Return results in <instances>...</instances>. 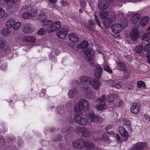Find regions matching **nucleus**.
<instances>
[{"instance_id": "nucleus-1", "label": "nucleus", "mask_w": 150, "mask_h": 150, "mask_svg": "<svg viewBox=\"0 0 150 150\" xmlns=\"http://www.w3.org/2000/svg\"><path fill=\"white\" fill-rule=\"evenodd\" d=\"M80 80L82 82L92 85L96 90H98L101 85L100 82L93 77L83 76L80 78Z\"/></svg>"}, {"instance_id": "nucleus-2", "label": "nucleus", "mask_w": 150, "mask_h": 150, "mask_svg": "<svg viewBox=\"0 0 150 150\" xmlns=\"http://www.w3.org/2000/svg\"><path fill=\"white\" fill-rule=\"evenodd\" d=\"M87 119V122L89 124L97 122L101 123L103 122V119L100 116L95 115L93 112L89 113Z\"/></svg>"}, {"instance_id": "nucleus-3", "label": "nucleus", "mask_w": 150, "mask_h": 150, "mask_svg": "<svg viewBox=\"0 0 150 150\" xmlns=\"http://www.w3.org/2000/svg\"><path fill=\"white\" fill-rule=\"evenodd\" d=\"M75 130L76 134L81 137H88L91 135L90 131L85 127L77 126Z\"/></svg>"}, {"instance_id": "nucleus-4", "label": "nucleus", "mask_w": 150, "mask_h": 150, "mask_svg": "<svg viewBox=\"0 0 150 150\" xmlns=\"http://www.w3.org/2000/svg\"><path fill=\"white\" fill-rule=\"evenodd\" d=\"M86 142L82 139H76L72 143L73 148L78 149H82L85 147Z\"/></svg>"}, {"instance_id": "nucleus-5", "label": "nucleus", "mask_w": 150, "mask_h": 150, "mask_svg": "<svg viewBox=\"0 0 150 150\" xmlns=\"http://www.w3.org/2000/svg\"><path fill=\"white\" fill-rule=\"evenodd\" d=\"M38 13V11L36 9L31 8L28 11L23 13L22 15V17L23 18H33L36 16Z\"/></svg>"}, {"instance_id": "nucleus-6", "label": "nucleus", "mask_w": 150, "mask_h": 150, "mask_svg": "<svg viewBox=\"0 0 150 150\" xmlns=\"http://www.w3.org/2000/svg\"><path fill=\"white\" fill-rule=\"evenodd\" d=\"M84 53L85 55V57L87 59L89 62L91 64H93V61L94 55L93 52L91 49H87L84 50Z\"/></svg>"}, {"instance_id": "nucleus-7", "label": "nucleus", "mask_w": 150, "mask_h": 150, "mask_svg": "<svg viewBox=\"0 0 150 150\" xmlns=\"http://www.w3.org/2000/svg\"><path fill=\"white\" fill-rule=\"evenodd\" d=\"M61 23L59 21L55 22L47 27L46 29L48 33H52L59 29L61 27Z\"/></svg>"}, {"instance_id": "nucleus-8", "label": "nucleus", "mask_w": 150, "mask_h": 150, "mask_svg": "<svg viewBox=\"0 0 150 150\" xmlns=\"http://www.w3.org/2000/svg\"><path fill=\"white\" fill-rule=\"evenodd\" d=\"M106 83L109 85L110 87L115 88L117 89H120L122 87L120 83L117 80H109L105 81Z\"/></svg>"}, {"instance_id": "nucleus-9", "label": "nucleus", "mask_w": 150, "mask_h": 150, "mask_svg": "<svg viewBox=\"0 0 150 150\" xmlns=\"http://www.w3.org/2000/svg\"><path fill=\"white\" fill-rule=\"evenodd\" d=\"M83 92L85 93V96L87 98L91 99L95 96L94 93L90 90L88 86L84 85L83 87Z\"/></svg>"}, {"instance_id": "nucleus-10", "label": "nucleus", "mask_w": 150, "mask_h": 150, "mask_svg": "<svg viewBox=\"0 0 150 150\" xmlns=\"http://www.w3.org/2000/svg\"><path fill=\"white\" fill-rule=\"evenodd\" d=\"M147 146L145 142H139L133 144L132 147V150H142Z\"/></svg>"}, {"instance_id": "nucleus-11", "label": "nucleus", "mask_w": 150, "mask_h": 150, "mask_svg": "<svg viewBox=\"0 0 150 150\" xmlns=\"http://www.w3.org/2000/svg\"><path fill=\"white\" fill-rule=\"evenodd\" d=\"M74 120L79 125L83 126L85 125L87 121L85 118L78 115L75 116Z\"/></svg>"}, {"instance_id": "nucleus-12", "label": "nucleus", "mask_w": 150, "mask_h": 150, "mask_svg": "<svg viewBox=\"0 0 150 150\" xmlns=\"http://www.w3.org/2000/svg\"><path fill=\"white\" fill-rule=\"evenodd\" d=\"M139 36V31L137 28H134L131 32L130 36L133 40H136Z\"/></svg>"}, {"instance_id": "nucleus-13", "label": "nucleus", "mask_w": 150, "mask_h": 150, "mask_svg": "<svg viewBox=\"0 0 150 150\" xmlns=\"http://www.w3.org/2000/svg\"><path fill=\"white\" fill-rule=\"evenodd\" d=\"M7 6V10L10 11L14 8V5L18 1V0H4Z\"/></svg>"}, {"instance_id": "nucleus-14", "label": "nucleus", "mask_w": 150, "mask_h": 150, "mask_svg": "<svg viewBox=\"0 0 150 150\" xmlns=\"http://www.w3.org/2000/svg\"><path fill=\"white\" fill-rule=\"evenodd\" d=\"M68 32V30L67 28H63L57 32L56 35L58 38L61 39H64L67 35Z\"/></svg>"}, {"instance_id": "nucleus-15", "label": "nucleus", "mask_w": 150, "mask_h": 150, "mask_svg": "<svg viewBox=\"0 0 150 150\" xmlns=\"http://www.w3.org/2000/svg\"><path fill=\"white\" fill-rule=\"evenodd\" d=\"M111 28L113 32L117 34L121 31L122 27L120 24L115 23L112 25Z\"/></svg>"}, {"instance_id": "nucleus-16", "label": "nucleus", "mask_w": 150, "mask_h": 150, "mask_svg": "<svg viewBox=\"0 0 150 150\" xmlns=\"http://www.w3.org/2000/svg\"><path fill=\"white\" fill-rule=\"evenodd\" d=\"M140 106L137 103H134L131 108V111L133 113L137 114L140 110Z\"/></svg>"}, {"instance_id": "nucleus-17", "label": "nucleus", "mask_w": 150, "mask_h": 150, "mask_svg": "<svg viewBox=\"0 0 150 150\" xmlns=\"http://www.w3.org/2000/svg\"><path fill=\"white\" fill-rule=\"evenodd\" d=\"M94 144L90 141L86 142L85 147L88 149H93V150H103L100 148L98 147H95Z\"/></svg>"}, {"instance_id": "nucleus-18", "label": "nucleus", "mask_w": 150, "mask_h": 150, "mask_svg": "<svg viewBox=\"0 0 150 150\" xmlns=\"http://www.w3.org/2000/svg\"><path fill=\"white\" fill-rule=\"evenodd\" d=\"M118 131L120 134L124 138H127L128 137L129 135L123 126L119 127Z\"/></svg>"}, {"instance_id": "nucleus-19", "label": "nucleus", "mask_w": 150, "mask_h": 150, "mask_svg": "<svg viewBox=\"0 0 150 150\" xmlns=\"http://www.w3.org/2000/svg\"><path fill=\"white\" fill-rule=\"evenodd\" d=\"M109 7V4L106 1H100L98 4V7L99 9L104 10Z\"/></svg>"}, {"instance_id": "nucleus-20", "label": "nucleus", "mask_w": 150, "mask_h": 150, "mask_svg": "<svg viewBox=\"0 0 150 150\" xmlns=\"http://www.w3.org/2000/svg\"><path fill=\"white\" fill-rule=\"evenodd\" d=\"M103 71L102 68L100 66H97L96 67L95 72V76L97 78H99L101 75Z\"/></svg>"}, {"instance_id": "nucleus-21", "label": "nucleus", "mask_w": 150, "mask_h": 150, "mask_svg": "<svg viewBox=\"0 0 150 150\" xmlns=\"http://www.w3.org/2000/svg\"><path fill=\"white\" fill-rule=\"evenodd\" d=\"M141 17V15L138 13L134 15L132 17L130 21L131 23L132 24H135L138 22Z\"/></svg>"}, {"instance_id": "nucleus-22", "label": "nucleus", "mask_w": 150, "mask_h": 150, "mask_svg": "<svg viewBox=\"0 0 150 150\" xmlns=\"http://www.w3.org/2000/svg\"><path fill=\"white\" fill-rule=\"evenodd\" d=\"M22 30L26 34L31 33V29L30 25L29 24H25L24 27L23 28Z\"/></svg>"}, {"instance_id": "nucleus-23", "label": "nucleus", "mask_w": 150, "mask_h": 150, "mask_svg": "<svg viewBox=\"0 0 150 150\" xmlns=\"http://www.w3.org/2000/svg\"><path fill=\"white\" fill-rule=\"evenodd\" d=\"M79 102V103L83 107L84 109L85 108L87 110L89 109V103L86 99H81Z\"/></svg>"}, {"instance_id": "nucleus-24", "label": "nucleus", "mask_w": 150, "mask_h": 150, "mask_svg": "<svg viewBox=\"0 0 150 150\" xmlns=\"http://www.w3.org/2000/svg\"><path fill=\"white\" fill-rule=\"evenodd\" d=\"M69 38L70 40L74 42H76L79 41V38L75 34H70L69 35Z\"/></svg>"}, {"instance_id": "nucleus-25", "label": "nucleus", "mask_w": 150, "mask_h": 150, "mask_svg": "<svg viewBox=\"0 0 150 150\" xmlns=\"http://www.w3.org/2000/svg\"><path fill=\"white\" fill-rule=\"evenodd\" d=\"M118 96L115 93L110 94L109 96H107L106 98V100L109 103L112 102L114 100V98H117Z\"/></svg>"}, {"instance_id": "nucleus-26", "label": "nucleus", "mask_w": 150, "mask_h": 150, "mask_svg": "<svg viewBox=\"0 0 150 150\" xmlns=\"http://www.w3.org/2000/svg\"><path fill=\"white\" fill-rule=\"evenodd\" d=\"M149 19V18L148 16L143 17L140 22V25L143 26L146 25L148 23Z\"/></svg>"}, {"instance_id": "nucleus-27", "label": "nucleus", "mask_w": 150, "mask_h": 150, "mask_svg": "<svg viewBox=\"0 0 150 150\" xmlns=\"http://www.w3.org/2000/svg\"><path fill=\"white\" fill-rule=\"evenodd\" d=\"M84 109L83 107L78 102V104H76L74 107V110L77 113H80L79 112L81 111Z\"/></svg>"}, {"instance_id": "nucleus-28", "label": "nucleus", "mask_w": 150, "mask_h": 150, "mask_svg": "<svg viewBox=\"0 0 150 150\" xmlns=\"http://www.w3.org/2000/svg\"><path fill=\"white\" fill-rule=\"evenodd\" d=\"M106 107L105 102H103L99 103L96 106L95 108L97 109L101 110L105 109Z\"/></svg>"}, {"instance_id": "nucleus-29", "label": "nucleus", "mask_w": 150, "mask_h": 150, "mask_svg": "<svg viewBox=\"0 0 150 150\" xmlns=\"http://www.w3.org/2000/svg\"><path fill=\"white\" fill-rule=\"evenodd\" d=\"M112 19L110 17L107 18H106L103 21L105 26L108 28L109 27L110 24L112 23Z\"/></svg>"}, {"instance_id": "nucleus-30", "label": "nucleus", "mask_w": 150, "mask_h": 150, "mask_svg": "<svg viewBox=\"0 0 150 150\" xmlns=\"http://www.w3.org/2000/svg\"><path fill=\"white\" fill-rule=\"evenodd\" d=\"M143 50V46L142 45L136 46L133 49L134 51L136 53L139 54L141 53Z\"/></svg>"}, {"instance_id": "nucleus-31", "label": "nucleus", "mask_w": 150, "mask_h": 150, "mask_svg": "<svg viewBox=\"0 0 150 150\" xmlns=\"http://www.w3.org/2000/svg\"><path fill=\"white\" fill-rule=\"evenodd\" d=\"M15 21L13 19H11L9 20L6 23V26L8 28H12Z\"/></svg>"}, {"instance_id": "nucleus-32", "label": "nucleus", "mask_w": 150, "mask_h": 150, "mask_svg": "<svg viewBox=\"0 0 150 150\" xmlns=\"http://www.w3.org/2000/svg\"><path fill=\"white\" fill-rule=\"evenodd\" d=\"M88 45V43L86 41H83L78 45V47L79 49H83L86 48Z\"/></svg>"}, {"instance_id": "nucleus-33", "label": "nucleus", "mask_w": 150, "mask_h": 150, "mask_svg": "<svg viewBox=\"0 0 150 150\" xmlns=\"http://www.w3.org/2000/svg\"><path fill=\"white\" fill-rule=\"evenodd\" d=\"M108 13L107 12L100 11L99 15L101 18L105 19L108 16Z\"/></svg>"}, {"instance_id": "nucleus-34", "label": "nucleus", "mask_w": 150, "mask_h": 150, "mask_svg": "<svg viewBox=\"0 0 150 150\" xmlns=\"http://www.w3.org/2000/svg\"><path fill=\"white\" fill-rule=\"evenodd\" d=\"M38 19L41 22L47 19L45 13L42 11L40 12L38 15Z\"/></svg>"}, {"instance_id": "nucleus-35", "label": "nucleus", "mask_w": 150, "mask_h": 150, "mask_svg": "<svg viewBox=\"0 0 150 150\" xmlns=\"http://www.w3.org/2000/svg\"><path fill=\"white\" fill-rule=\"evenodd\" d=\"M117 69L121 71H123L126 69L124 63L122 62H120L117 64Z\"/></svg>"}, {"instance_id": "nucleus-36", "label": "nucleus", "mask_w": 150, "mask_h": 150, "mask_svg": "<svg viewBox=\"0 0 150 150\" xmlns=\"http://www.w3.org/2000/svg\"><path fill=\"white\" fill-rule=\"evenodd\" d=\"M77 92V91L75 89L70 90L68 93L69 97L70 98H72L74 97V95L76 94Z\"/></svg>"}, {"instance_id": "nucleus-37", "label": "nucleus", "mask_w": 150, "mask_h": 150, "mask_svg": "<svg viewBox=\"0 0 150 150\" xmlns=\"http://www.w3.org/2000/svg\"><path fill=\"white\" fill-rule=\"evenodd\" d=\"M137 87L139 88H144L146 87V86L145 83L143 81H139L137 82Z\"/></svg>"}, {"instance_id": "nucleus-38", "label": "nucleus", "mask_w": 150, "mask_h": 150, "mask_svg": "<svg viewBox=\"0 0 150 150\" xmlns=\"http://www.w3.org/2000/svg\"><path fill=\"white\" fill-rule=\"evenodd\" d=\"M14 25L12 28L14 30H17L19 29L21 25V23L20 22L15 21V23L14 24Z\"/></svg>"}, {"instance_id": "nucleus-39", "label": "nucleus", "mask_w": 150, "mask_h": 150, "mask_svg": "<svg viewBox=\"0 0 150 150\" xmlns=\"http://www.w3.org/2000/svg\"><path fill=\"white\" fill-rule=\"evenodd\" d=\"M41 22L43 26H47L48 25L51 24L52 23L51 20H49L47 19H45Z\"/></svg>"}, {"instance_id": "nucleus-40", "label": "nucleus", "mask_w": 150, "mask_h": 150, "mask_svg": "<svg viewBox=\"0 0 150 150\" xmlns=\"http://www.w3.org/2000/svg\"><path fill=\"white\" fill-rule=\"evenodd\" d=\"M1 33L3 35L7 36L10 33V30L7 28H3L1 30Z\"/></svg>"}, {"instance_id": "nucleus-41", "label": "nucleus", "mask_w": 150, "mask_h": 150, "mask_svg": "<svg viewBox=\"0 0 150 150\" xmlns=\"http://www.w3.org/2000/svg\"><path fill=\"white\" fill-rule=\"evenodd\" d=\"M25 40L27 42H33L35 40V38L33 37L28 36L25 38Z\"/></svg>"}, {"instance_id": "nucleus-42", "label": "nucleus", "mask_w": 150, "mask_h": 150, "mask_svg": "<svg viewBox=\"0 0 150 150\" xmlns=\"http://www.w3.org/2000/svg\"><path fill=\"white\" fill-rule=\"evenodd\" d=\"M121 25L122 28L126 27L128 25V23L127 20L126 19H123L121 22Z\"/></svg>"}, {"instance_id": "nucleus-43", "label": "nucleus", "mask_w": 150, "mask_h": 150, "mask_svg": "<svg viewBox=\"0 0 150 150\" xmlns=\"http://www.w3.org/2000/svg\"><path fill=\"white\" fill-rule=\"evenodd\" d=\"M104 69L110 74H112V70L110 68L108 65L107 64H104Z\"/></svg>"}, {"instance_id": "nucleus-44", "label": "nucleus", "mask_w": 150, "mask_h": 150, "mask_svg": "<svg viewBox=\"0 0 150 150\" xmlns=\"http://www.w3.org/2000/svg\"><path fill=\"white\" fill-rule=\"evenodd\" d=\"M45 33V31L44 29L43 28H41L40 29L38 32V34L41 35H43Z\"/></svg>"}, {"instance_id": "nucleus-45", "label": "nucleus", "mask_w": 150, "mask_h": 150, "mask_svg": "<svg viewBox=\"0 0 150 150\" xmlns=\"http://www.w3.org/2000/svg\"><path fill=\"white\" fill-rule=\"evenodd\" d=\"M5 13V11L4 9L1 8H0V19L4 17Z\"/></svg>"}, {"instance_id": "nucleus-46", "label": "nucleus", "mask_w": 150, "mask_h": 150, "mask_svg": "<svg viewBox=\"0 0 150 150\" xmlns=\"http://www.w3.org/2000/svg\"><path fill=\"white\" fill-rule=\"evenodd\" d=\"M144 50L146 52H149L150 51V43H149L144 46Z\"/></svg>"}, {"instance_id": "nucleus-47", "label": "nucleus", "mask_w": 150, "mask_h": 150, "mask_svg": "<svg viewBox=\"0 0 150 150\" xmlns=\"http://www.w3.org/2000/svg\"><path fill=\"white\" fill-rule=\"evenodd\" d=\"M105 98V96L103 95L102 96L98 98V100L100 102H104Z\"/></svg>"}, {"instance_id": "nucleus-48", "label": "nucleus", "mask_w": 150, "mask_h": 150, "mask_svg": "<svg viewBox=\"0 0 150 150\" xmlns=\"http://www.w3.org/2000/svg\"><path fill=\"white\" fill-rule=\"evenodd\" d=\"M123 71L125 74V78L128 77L130 74V73L128 71L126 68Z\"/></svg>"}, {"instance_id": "nucleus-49", "label": "nucleus", "mask_w": 150, "mask_h": 150, "mask_svg": "<svg viewBox=\"0 0 150 150\" xmlns=\"http://www.w3.org/2000/svg\"><path fill=\"white\" fill-rule=\"evenodd\" d=\"M94 16H95V21L97 23V24L99 27H101V25L100 24L98 17L96 16V14H94Z\"/></svg>"}, {"instance_id": "nucleus-50", "label": "nucleus", "mask_w": 150, "mask_h": 150, "mask_svg": "<svg viewBox=\"0 0 150 150\" xmlns=\"http://www.w3.org/2000/svg\"><path fill=\"white\" fill-rule=\"evenodd\" d=\"M102 137L103 139L105 141L108 140V136L106 134H103Z\"/></svg>"}, {"instance_id": "nucleus-51", "label": "nucleus", "mask_w": 150, "mask_h": 150, "mask_svg": "<svg viewBox=\"0 0 150 150\" xmlns=\"http://www.w3.org/2000/svg\"><path fill=\"white\" fill-rule=\"evenodd\" d=\"M80 3L82 7L85 8L86 5L85 0H82L80 2Z\"/></svg>"}, {"instance_id": "nucleus-52", "label": "nucleus", "mask_w": 150, "mask_h": 150, "mask_svg": "<svg viewBox=\"0 0 150 150\" xmlns=\"http://www.w3.org/2000/svg\"><path fill=\"white\" fill-rule=\"evenodd\" d=\"M125 124L124 125H126L127 126H129L131 125V122L130 121L127 120H125L124 121Z\"/></svg>"}, {"instance_id": "nucleus-53", "label": "nucleus", "mask_w": 150, "mask_h": 150, "mask_svg": "<svg viewBox=\"0 0 150 150\" xmlns=\"http://www.w3.org/2000/svg\"><path fill=\"white\" fill-rule=\"evenodd\" d=\"M66 106L67 107H71L72 106V104L71 102L69 101L68 102L66 105Z\"/></svg>"}, {"instance_id": "nucleus-54", "label": "nucleus", "mask_w": 150, "mask_h": 150, "mask_svg": "<svg viewBox=\"0 0 150 150\" xmlns=\"http://www.w3.org/2000/svg\"><path fill=\"white\" fill-rule=\"evenodd\" d=\"M89 23L91 25H94V23L92 19L89 20Z\"/></svg>"}, {"instance_id": "nucleus-55", "label": "nucleus", "mask_w": 150, "mask_h": 150, "mask_svg": "<svg viewBox=\"0 0 150 150\" xmlns=\"http://www.w3.org/2000/svg\"><path fill=\"white\" fill-rule=\"evenodd\" d=\"M124 103L122 100H120L119 102V105L120 107H122L123 106Z\"/></svg>"}, {"instance_id": "nucleus-56", "label": "nucleus", "mask_w": 150, "mask_h": 150, "mask_svg": "<svg viewBox=\"0 0 150 150\" xmlns=\"http://www.w3.org/2000/svg\"><path fill=\"white\" fill-rule=\"evenodd\" d=\"M146 42H150V35H149L148 36L146 37Z\"/></svg>"}, {"instance_id": "nucleus-57", "label": "nucleus", "mask_w": 150, "mask_h": 150, "mask_svg": "<svg viewBox=\"0 0 150 150\" xmlns=\"http://www.w3.org/2000/svg\"><path fill=\"white\" fill-rule=\"evenodd\" d=\"M146 57L148 59V62L150 61V52H148L147 54Z\"/></svg>"}, {"instance_id": "nucleus-58", "label": "nucleus", "mask_w": 150, "mask_h": 150, "mask_svg": "<svg viewBox=\"0 0 150 150\" xmlns=\"http://www.w3.org/2000/svg\"><path fill=\"white\" fill-rule=\"evenodd\" d=\"M145 118L146 119L150 121V116L148 115H146L145 116Z\"/></svg>"}, {"instance_id": "nucleus-59", "label": "nucleus", "mask_w": 150, "mask_h": 150, "mask_svg": "<svg viewBox=\"0 0 150 150\" xmlns=\"http://www.w3.org/2000/svg\"><path fill=\"white\" fill-rule=\"evenodd\" d=\"M116 137L118 141L120 139V137L119 135L117 134H116Z\"/></svg>"}, {"instance_id": "nucleus-60", "label": "nucleus", "mask_w": 150, "mask_h": 150, "mask_svg": "<svg viewBox=\"0 0 150 150\" xmlns=\"http://www.w3.org/2000/svg\"><path fill=\"white\" fill-rule=\"evenodd\" d=\"M113 126L112 125H110L106 127V129H109L112 128Z\"/></svg>"}, {"instance_id": "nucleus-61", "label": "nucleus", "mask_w": 150, "mask_h": 150, "mask_svg": "<svg viewBox=\"0 0 150 150\" xmlns=\"http://www.w3.org/2000/svg\"><path fill=\"white\" fill-rule=\"evenodd\" d=\"M51 3H56L57 2L56 0H49Z\"/></svg>"}, {"instance_id": "nucleus-62", "label": "nucleus", "mask_w": 150, "mask_h": 150, "mask_svg": "<svg viewBox=\"0 0 150 150\" xmlns=\"http://www.w3.org/2000/svg\"><path fill=\"white\" fill-rule=\"evenodd\" d=\"M131 1L133 2H135L137 1V0H130Z\"/></svg>"}, {"instance_id": "nucleus-63", "label": "nucleus", "mask_w": 150, "mask_h": 150, "mask_svg": "<svg viewBox=\"0 0 150 150\" xmlns=\"http://www.w3.org/2000/svg\"><path fill=\"white\" fill-rule=\"evenodd\" d=\"M79 12L80 13H82V10L81 9H80L79 10Z\"/></svg>"}, {"instance_id": "nucleus-64", "label": "nucleus", "mask_w": 150, "mask_h": 150, "mask_svg": "<svg viewBox=\"0 0 150 150\" xmlns=\"http://www.w3.org/2000/svg\"><path fill=\"white\" fill-rule=\"evenodd\" d=\"M150 29V25L149 26V27L147 29V30H148Z\"/></svg>"}]
</instances>
